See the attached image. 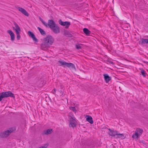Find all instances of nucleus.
Returning <instances> with one entry per match:
<instances>
[{"mask_svg": "<svg viewBox=\"0 0 148 148\" xmlns=\"http://www.w3.org/2000/svg\"><path fill=\"white\" fill-rule=\"evenodd\" d=\"M54 41V39L52 36L50 35H47L43 39L41 47L43 48L48 47L52 45Z\"/></svg>", "mask_w": 148, "mask_h": 148, "instance_id": "1", "label": "nucleus"}, {"mask_svg": "<svg viewBox=\"0 0 148 148\" xmlns=\"http://www.w3.org/2000/svg\"><path fill=\"white\" fill-rule=\"evenodd\" d=\"M39 19L44 25L46 27H49L50 29H51L52 27H53L56 24L54 21L52 19L49 20L47 23L41 17L39 18Z\"/></svg>", "mask_w": 148, "mask_h": 148, "instance_id": "2", "label": "nucleus"}, {"mask_svg": "<svg viewBox=\"0 0 148 148\" xmlns=\"http://www.w3.org/2000/svg\"><path fill=\"white\" fill-rule=\"evenodd\" d=\"M69 119L70 127L73 128L75 127L77 125V121L75 116L73 115H70L69 116Z\"/></svg>", "mask_w": 148, "mask_h": 148, "instance_id": "3", "label": "nucleus"}, {"mask_svg": "<svg viewBox=\"0 0 148 148\" xmlns=\"http://www.w3.org/2000/svg\"><path fill=\"white\" fill-rule=\"evenodd\" d=\"M11 28L15 32H21V29L20 27L19 26L16 22L14 21H12L11 23Z\"/></svg>", "mask_w": 148, "mask_h": 148, "instance_id": "4", "label": "nucleus"}, {"mask_svg": "<svg viewBox=\"0 0 148 148\" xmlns=\"http://www.w3.org/2000/svg\"><path fill=\"white\" fill-rule=\"evenodd\" d=\"M27 34L32 39L34 43L35 44H37L39 40L36 37L34 34L32 32L30 31H28Z\"/></svg>", "mask_w": 148, "mask_h": 148, "instance_id": "5", "label": "nucleus"}, {"mask_svg": "<svg viewBox=\"0 0 148 148\" xmlns=\"http://www.w3.org/2000/svg\"><path fill=\"white\" fill-rule=\"evenodd\" d=\"M16 9L24 16L27 17H29L30 16L29 13L25 9L19 6L16 7Z\"/></svg>", "mask_w": 148, "mask_h": 148, "instance_id": "6", "label": "nucleus"}, {"mask_svg": "<svg viewBox=\"0 0 148 148\" xmlns=\"http://www.w3.org/2000/svg\"><path fill=\"white\" fill-rule=\"evenodd\" d=\"M59 23L61 25L65 26L66 28H68L70 25V23L68 21L63 22L60 19L58 21Z\"/></svg>", "mask_w": 148, "mask_h": 148, "instance_id": "7", "label": "nucleus"}, {"mask_svg": "<svg viewBox=\"0 0 148 148\" xmlns=\"http://www.w3.org/2000/svg\"><path fill=\"white\" fill-rule=\"evenodd\" d=\"M51 29L52 31L55 34H58L60 32V28L59 26H58L57 24L53 26V27H52Z\"/></svg>", "mask_w": 148, "mask_h": 148, "instance_id": "8", "label": "nucleus"}, {"mask_svg": "<svg viewBox=\"0 0 148 148\" xmlns=\"http://www.w3.org/2000/svg\"><path fill=\"white\" fill-rule=\"evenodd\" d=\"M9 130L0 133V136L2 138H6L9 135Z\"/></svg>", "mask_w": 148, "mask_h": 148, "instance_id": "9", "label": "nucleus"}, {"mask_svg": "<svg viewBox=\"0 0 148 148\" xmlns=\"http://www.w3.org/2000/svg\"><path fill=\"white\" fill-rule=\"evenodd\" d=\"M9 95V92H4L0 93V98H1V101L3 98L8 97Z\"/></svg>", "mask_w": 148, "mask_h": 148, "instance_id": "10", "label": "nucleus"}, {"mask_svg": "<svg viewBox=\"0 0 148 148\" xmlns=\"http://www.w3.org/2000/svg\"><path fill=\"white\" fill-rule=\"evenodd\" d=\"M105 81L106 83H108L111 80V78L107 74L103 75Z\"/></svg>", "mask_w": 148, "mask_h": 148, "instance_id": "11", "label": "nucleus"}, {"mask_svg": "<svg viewBox=\"0 0 148 148\" xmlns=\"http://www.w3.org/2000/svg\"><path fill=\"white\" fill-rule=\"evenodd\" d=\"M15 35L14 33L12 31L10 30V39L12 41H14L15 40Z\"/></svg>", "mask_w": 148, "mask_h": 148, "instance_id": "12", "label": "nucleus"}, {"mask_svg": "<svg viewBox=\"0 0 148 148\" xmlns=\"http://www.w3.org/2000/svg\"><path fill=\"white\" fill-rule=\"evenodd\" d=\"M53 132V129L50 128L45 130L44 131V133L46 135H48L51 134Z\"/></svg>", "mask_w": 148, "mask_h": 148, "instance_id": "13", "label": "nucleus"}, {"mask_svg": "<svg viewBox=\"0 0 148 148\" xmlns=\"http://www.w3.org/2000/svg\"><path fill=\"white\" fill-rule=\"evenodd\" d=\"M117 133L118 132L117 131H115L110 129L109 130V134L110 136H111L115 137L116 136L117 134Z\"/></svg>", "mask_w": 148, "mask_h": 148, "instance_id": "14", "label": "nucleus"}, {"mask_svg": "<svg viewBox=\"0 0 148 148\" xmlns=\"http://www.w3.org/2000/svg\"><path fill=\"white\" fill-rule=\"evenodd\" d=\"M83 32L87 36H89L91 33L90 31L88 29L86 28L83 29Z\"/></svg>", "mask_w": 148, "mask_h": 148, "instance_id": "15", "label": "nucleus"}, {"mask_svg": "<svg viewBox=\"0 0 148 148\" xmlns=\"http://www.w3.org/2000/svg\"><path fill=\"white\" fill-rule=\"evenodd\" d=\"M66 66L75 69V66L72 63L66 62L65 67Z\"/></svg>", "mask_w": 148, "mask_h": 148, "instance_id": "16", "label": "nucleus"}, {"mask_svg": "<svg viewBox=\"0 0 148 148\" xmlns=\"http://www.w3.org/2000/svg\"><path fill=\"white\" fill-rule=\"evenodd\" d=\"M86 120L91 124L93 123L92 118L90 116H87L86 117Z\"/></svg>", "mask_w": 148, "mask_h": 148, "instance_id": "17", "label": "nucleus"}, {"mask_svg": "<svg viewBox=\"0 0 148 148\" xmlns=\"http://www.w3.org/2000/svg\"><path fill=\"white\" fill-rule=\"evenodd\" d=\"M143 130L140 128H138L136 130L135 132L139 136L140 135L143 133Z\"/></svg>", "mask_w": 148, "mask_h": 148, "instance_id": "18", "label": "nucleus"}, {"mask_svg": "<svg viewBox=\"0 0 148 148\" xmlns=\"http://www.w3.org/2000/svg\"><path fill=\"white\" fill-rule=\"evenodd\" d=\"M15 95L12 92H10V99L12 101H15Z\"/></svg>", "mask_w": 148, "mask_h": 148, "instance_id": "19", "label": "nucleus"}, {"mask_svg": "<svg viewBox=\"0 0 148 148\" xmlns=\"http://www.w3.org/2000/svg\"><path fill=\"white\" fill-rule=\"evenodd\" d=\"M58 62L60 65L65 67L66 62L60 60L58 61Z\"/></svg>", "mask_w": 148, "mask_h": 148, "instance_id": "20", "label": "nucleus"}, {"mask_svg": "<svg viewBox=\"0 0 148 148\" xmlns=\"http://www.w3.org/2000/svg\"><path fill=\"white\" fill-rule=\"evenodd\" d=\"M139 136L135 132L132 136V138L133 140H137Z\"/></svg>", "mask_w": 148, "mask_h": 148, "instance_id": "21", "label": "nucleus"}, {"mask_svg": "<svg viewBox=\"0 0 148 148\" xmlns=\"http://www.w3.org/2000/svg\"><path fill=\"white\" fill-rule=\"evenodd\" d=\"M116 137L119 138H121L122 139H123L125 138V137L124 134H120L118 133L116 135Z\"/></svg>", "mask_w": 148, "mask_h": 148, "instance_id": "22", "label": "nucleus"}, {"mask_svg": "<svg viewBox=\"0 0 148 148\" xmlns=\"http://www.w3.org/2000/svg\"><path fill=\"white\" fill-rule=\"evenodd\" d=\"M140 42L141 43L148 44V39H141Z\"/></svg>", "mask_w": 148, "mask_h": 148, "instance_id": "23", "label": "nucleus"}, {"mask_svg": "<svg viewBox=\"0 0 148 148\" xmlns=\"http://www.w3.org/2000/svg\"><path fill=\"white\" fill-rule=\"evenodd\" d=\"M64 34L66 36H71V35L70 33L68 31H65L64 32Z\"/></svg>", "mask_w": 148, "mask_h": 148, "instance_id": "24", "label": "nucleus"}, {"mask_svg": "<svg viewBox=\"0 0 148 148\" xmlns=\"http://www.w3.org/2000/svg\"><path fill=\"white\" fill-rule=\"evenodd\" d=\"M38 29L42 35H44L45 34V32L43 29L39 27H38Z\"/></svg>", "mask_w": 148, "mask_h": 148, "instance_id": "25", "label": "nucleus"}, {"mask_svg": "<svg viewBox=\"0 0 148 148\" xmlns=\"http://www.w3.org/2000/svg\"><path fill=\"white\" fill-rule=\"evenodd\" d=\"M21 32H16V39L18 40H19L21 38V36L20 34Z\"/></svg>", "mask_w": 148, "mask_h": 148, "instance_id": "26", "label": "nucleus"}, {"mask_svg": "<svg viewBox=\"0 0 148 148\" xmlns=\"http://www.w3.org/2000/svg\"><path fill=\"white\" fill-rule=\"evenodd\" d=\"M75 47L77 49H82V45L79 44H77L75 45Z\"/></svg>", "mask_w": 148, "mask_h": 148, "instance_id": "27", "label": "nucleus"}, {"mask_svg": "<svg viewBox=\"0 0 148 148\" xmlns=\"http://www.w3.org/2000/svg\"><path fill=\"white\" fill-rule=\"evenodd\" d=\"M16 130V128L15 127H12L10 129V133H13Z\"/></svg>", "mask_w": 148, "mask_h": 148, "instance_id": "28", "label": "nucleus"}, {"mask_svg": "<svg viewBox=\"0 0 148 148\" xmlns=\"http://www.w3.org/2000/svg\"><path fill=\"white\" fill-rule=\"evenodd\" d=\"M141 74L142 75L145 77L146 76L147 74L146 73V72L143 69H142L141 70Z\"/></svg>", "mask_w": 148, "mask_h": 148, "instance_id": "29", "label": "nucleus"}, {"mask_svg": "<svg viewBox=\"0 0 148 148\" xmlns=\"http://www.w3.org/2000/svg\"><path fill=\"white\" fill-rule=\"evenodd\" d=\"M48 146V144H44L43 146H42L43 148H47Z\"/></svg>", "mask_w": 148, "mask_h": 148, "instance_id": "30", "label": "nucleus"}, {"mask_svg": "<svg viewBox=\"0 0 148 148\" xmlns=\"http://www.w3.org/2000/svg\"><path fill=\"white\" fill-rule=\"evenodd\" d=\"M70 109L74 112H75L76 111V110L75 109V108L74 107H71L70 108Z\"/></svg>", "mask_w": 148, "mask_h": 148, "instance_id": "31", "label": "nucleus"}, {"mask_svg": "<svg viewBox=\"0 0 148 148\" xmlns=\"http://www.w3.org/2000/svg\"><path fill=\"white\" fill-rule=\"evenodd\" d=\"M53 91H54V92H53V93H54V92H55L56 91V90L55 89H54L53 90Z\"/></svg>", "mask_w": 148, "mask_h": 148, "instance_id": "32", "label": "nucleus"}, {"mask_svg": "<svg viewBox=\"0 0 148 148\" xmlns=\"http://www.w3.org/2000/svg\"><path fill=\"white\" fill-rule=\"evenodd\" d=\"M0 101H1V98H0Z\"/></svg>", "mask_w": 148, "mask_h": 148, "instance_id": "33", "label": "nucleus"}]
</instances>
